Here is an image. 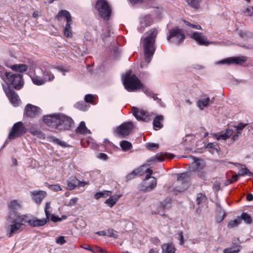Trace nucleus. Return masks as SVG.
<instances>
[{"label":"nucleus","mask_w":253,"mask_h":253,"mask_svg":"<svg viewBox=\"0 0 253 253\" xmlns=\"http://www.w3.org/2000/svg\"><path fill=\"white\" fill-rule=\"evenodd\" d=\"M186 1L190 6L197 10L200 7L202 0H186Z\"/></svg>","instance_id":"35"},{"label":"nucleus","mask_w":253,"mask_h":253,"mask_svg":"<svg viewBox=\"0 0 253 253\" xmlns=\"http://www.w3.org/2000/svg\"><path fill=\"white\" fill-rule=\"evenodd\" d=\"M185 38L182 30L178 27L174 28L169 31L167 40L176 44L181 43Z\"/></svg>","instance_id":"7"},{"label":"nucleus","mask_w":253,"mask_h":253,"mask_svg":"<svg viewBox=\"0 0 253 253\" xmlns=\"http://www.w3.org/2000/svg\"><path fill=\"white\" fill-rule=\"evenodd\" d=\"M158 33V30L153 28L147 33L145 38H141V42L144 52V61L141 63V68L147 66L151 61L156 50L155 43Z\"/></svg>","instance_id":"1"},{"label":"nucleus","mask_w":253,"mask_h":253,"mask_svg":"<svg viewBox=\"0 0 253 253\" xmlns=\"http://www.w3.org/2000/svg\"><path fill=\"white\" fill-rule=\"evenodd\" d=\"M139 171L138 170H134L131 172L128 173L126 177V181H129L131 179L135 178V177L138 174Z\"/></svg>","instance_id":"49"},{"label":"nucleus","mask_w":253,"mask_h":253,"mask_svg":"<svg viewBox=\"0 0 253 253\" xmlns=\"http://www.w3.org/2000/svg\"><path fill=\"white\" fill-rule=\"evenodd\" d=\"M248 124L240 123L237 126H235V127L238 130L241 131L247 126Z\"/></svg>","instance_id":"60"},{"label":"nucleus","mask_w":253,"mask_h":253,"mask_svg":"<svg viewBox=\"0 0 253 253\" xmlns=\"http://www.w3.org/2000/svg\"><path fill=\"white\" fill-rule=\"evenodd\" d=\"M161 248L163 253H175V249L172 243L164 244Z\"/></svg>","instance_id":"26"},{"label":"nucleus","mask_w":253,"mask_h":253,"mask_svg":"<svg viewBox=\"0 0 253 253\" xmlns=\"http://www.w3.org/2000/svg\"><path fill=\"white\" fill-rule=\"evenodd\" d=\"M183 22L186 25L190 27V28H194L197 30H202V27L199 25L192 24L186 20H183Z\"/></svg>","instance_id":"53"},{"label":"nucleus","mask_w":253,"mask_h":253,"mask_svg":"<svg viewBox=\"0 0 253 253\" xmlns=\"http://www.w3.org/2000/svg\"><path fill=\"white\" fill-rule=\"evenodd\" d=\"M28 221L29 224L33 227L42 226L47 223V220L44 218L38 219L37 218H34L32 219H29Z\"/></svg>","instance_id":"24"},{"label":"nucleus","mask_w":253,"mask_h":253,"mask_svg":"<svg viewBox=\"0 0 253 253\" xmlns=\"http://www.w3.org/2000/svg\"><path fill=\"white\" fill-rule=\"evenodd\" d=\"M49 188L53 191H58L62 190L61 187L58 184L50 185H49Z\"/></svg>","instance_id":"57"},{"label":"nucleus","mask_w":253,"mask_h":253,"mask_svg":"<svg viewBox=\"0 0 253 253\" xmlns=\"http://www.w3.org/2000/svg\"><path fill=\"white\" fill-rule=\"evenodd\" d=\"M241 134V131H237L235 134L234 135H233L232 137V139L234 141H236L237 139H238V138L239 137V136Z\"/></svg>","instance_id":"64"},{"label":"nucleus","mask_w":253,"mask_h":253,"mask_svg":"<svg viewBox=\"0 0 253 253\" xmlns=\"http://www.w3.org/2000/svg\"><path fill=\"white\" fill-rule=\"evenodd\" d=\"M131 70L126 72L125 75H123L122 78L123 84L126 89L128 91H134L142 88V90L146 94H148L149 91L147 89L143 87V84L135 75L131 74Z\"/></svg>","instance_id":"3"},{"label":"nucleus","mask_w":253,"mask_h":253,"mask_svg":"<svg viewBox=\"0 0 253 253\" xmlns=\"http://www.w3.org/2000/svg\"><path fill=\"white\" fill-rule=\"evenodd\" d=\"M191 38L201 45L207 46L213 43L212 42L209 41L203 33L199 32H193L191 35Z\"/></svg>","instance_id":"15"},{"label":"nucleus","mask_w":253,"mask_h":253,"mask_svg":"<svg viewBox=\"0 0 253 253\" xmlns=\"http://www.w3.org/2000/svg\"><path fill=\"white\" fill-rule=\"evenodd\" d=\"M64 34L65 36L68 38H71L73 36L72 33V28H64Z\"/></svg>","instance_id":"52"},{"label":"nucleus","mask_w":253,"mask_h":253,"mask_svg":"<svg viewBox=\"0 0 253 253\" xmlns=\"http://www.w3.org/2000/svg\"><path fill=\"white\" fill-rule=\"evenodd\" d=\"M67 184L70 189H74L77 187L84 186L85 182L81 181L75 177H71L67 180Z\"/></svg>","instance_id":"22"},{"label":"nucleus","mask_w":253,"mask_h":253,"mask_svg":"<svg viewBox=\"0 0 253 253\" xmlns=\"http://www.w3.org/2000/svg\"><path fill=\"white\" fill-rule=\"evenodd\" d=\"M75 106L79 110L85 111L86 110V106L84 102H79L75 105Z\"/></svg>","instance_id":"51"},{"label":"nucleus","mask_w":253,"mask_h":253,"mask_svg":"<svg viewBox=\"0 0 253 253\" xmlns=\"http://www.w3.org/2000/svg\"><path fill=\"white\" fill-rule=\"evenodd\" d=\"M206 148L209 149H213V150L219 152L220 148L218 144V143L216 142H210L207 144L206 146Z\"/></svg>","instance_id":"42"},{"label":"nucleus","mask_w":253,"mask_h":253,"mask_svg":"<svg viewBox=\"0 0 253 253\" xmlns=\"http://www.w3.org/2000/svg\"><path fill=\"white\" fill-rule=\"evenodd\" d=\"M56 18L58 20H61L62 19L67 20V19L72 18L70 12L66 10H61L59 11Z\"/></svg>","instance_id":"27"},{"label":"nucleus","mask_w":253,"mask_h":253,"mask_svg":"<svg viewBox=\"0 0 253 253\" xmlns=\"http://www.w3.org/2000/svg\"><path fill=\"white\" fill-rule=\"evenodd\" d=\"M10 68L15 71L23 72L26 71L27 70L28 67L25 64H20L13 65L10 67Z\"/></svg>","instance_id":"32"},{"label":"nucleus","mask_w":253,"mask_h":253,"mask_svg":"<svg viewBox=\"0 0 253 253\" xmlns=\"http://www.w3.org/2000/svg\"><path fill=\"white\" fill-rule=\"evenodd\" d=\"M157 183V179L155 177L148 180H143L139 185V190L144 192H150L156 187Z\"/></svg>","instance_id":"12"},{"label":"nucleus","mask_w":253,"mask_h":253,"mask_svg":"<svg viewBox=\"0 0 253 253\" xmlns=\"http://www.w3.org/2000/svg\"><path fill=\"white\" fill-rule=\"evenodd\" d=\"M95 7L99 15L104 19L109 18L111 9L108 2L105 0H98Z\"/></svg>","instance_id":"5"},{"label":"nucleus","mask_w":253,"mask_h":253,"mask_svg":"<svg viewBox=\"0 0 253 253\" xmlns=\"http://www.w3.org/2000/svg\"><path fill=\"white\" fill-rule=\"evenodd\" d=\"M240 217V218L241 220H243L247 224H250L252 222V219L251 216L245 212H243Z\"/></svg>","instance_id":"43"},{"label":"nucleus","mask_w":253,"mask_h":253,"mask_svg":"<svg viewBox=\"0 0 253 253\" xmlns=\"http://www.w3.org/2000/svg\"><path fill=\"white\" fill-rule=\"evenodd\" d=\"M97 157L102 160H106L108 158V156L106 154L103 153H99Z\"/></svg>","instance_id":"62"},{"label":"nucleus","mask_w":253,"mask_h":253,"mask_svg":"<svg viewBox=\"0 0 253 253\" xmlns=\"http://www.w3.org/2000/svg\"><path fill=\"white\" fill-rule=\"evenodd\" d=\"M252 173L250 170L245 166H242L238 172V175L243 176L245 175H251Z\"/></svg>","instance_id":"41"},{"label":"nucleus","mask_w":253,"mask_h":253,"mask_svg":"<svg viewBox=\"0 0 253 253\" xmlns=\"http://www.w3.org/2000/svg\"><path fill=\"white\" fill-rule=\"evenodd\" d=\"M248 16H253V6H249L247 7L245 11Z\"/></svg>","instance_id":"59"},{"label":"nucleus","mask_w":253,"mask_h":253,"mask_svg":"<svg viewBox=\"0 0 253 253\" xmlns=\"http://www.w3.org/2000/svg\"><path fill=\"white\" fill-rule=\"evenodd\" d=\"M31 80L33 83L37 85H41L43 84L45 82L44 79L42 78L41 77L38 76L37 75H35L34 76L31 77Z\"/></svg>","instance_id":"34"},{"label":"nucleus","mask_w":253,"mask_h":253,"mask_svg":"<svg viewBox=\"0 0 253 253\" xmlns=\"http://www.w3.org/2000/svg\"><path fill=\"white\" fill-rule=\"evenodd\" d=\"M132 113L137 120L143 122L149 121L151 119V116L153 115V113H150L142 109H139L135 107H132Z\"/></svg>","instance_id":"9"},{"label":"nucleus","mask_w":253,"mask_h":253,"mask_svg":"<svg viewBox=\"0 0 253 253\" xmlns=\"http://www.w3.org/2000/svg\"><path fill=\"white\" fill-rule=\"evenodd\" d=\"M247 60V57L245 56H239L230 57L224 59L219 61H217L216 64H242L245 62Z\"/></svg>","instance_id":"16"},{"label":"nucleus","mask_w":253,"mask_h":253,"mask_svg":"<svg viewBox=\"0 0 253 253\" xmlns=\"http://www.w3.org/2000/svg\"><path fill=\"white\" fill-rule=\"evenodd\" d=\"M41 72L43 73L44 76V80L45 82L51 81L54 79V75L50 71L47 70L43 71L42 69H39Z\"/></svg>","instance_id":"31"},{"label":"nucleus","mask_w":253,"mask_h":253,"mask_svg":"<svg viewBox=\"0 0 253 253\" xmlns=\"http://www.w3.org/2000/svg\"><path fill=\"white\" fill-rule=\"evenodd\" d=\"M121 195H116L115 196L110 197L109 198L107 199L105 201V204H106L109 207L112 208L113 206H114L119 199L121 197Z\"/></svg>","instance_id":"29"},{"label":"nucleus","mask_w":253,"mask_h":253,"mask_svg":"<svg viewBox=\"0 0 253 253\" xmlns=\"http://www.w3.org/2000/svg\"><path fill=\"white\" fill-rule=\"evenodd\" d=\"M133 127L132 122L124 123L117 128L116 132L118 135L125 137L130 133Z\"/></svg>","instance_id":"11"},{"label":"nucleus","mask_w":253,"mask_h":253,"mask_svg":"<svg viewBox=\"0 0 253 253\" xmlns=\"http://www.w3.org/2000/svg\"><path fill=\"white\" fill-rule=\"evenodd\" d=\"M29 219L26 215H19L18 214L16 222L23 223V222L29 223Z\"/></svg>","instance_id":"47"},{"label":"nucleus","mask_w":253,"mask_h":253,"mask_svg":"<svg viewBox=\"0 0 253 253\" xmlns=\"http://www.w3.org/2000/svg\"><path fill=\"white\" fill-rule=\"evenodd\" d=\"M165 209V206L163 203H160L157 206V208L156 211H152V214H159L161 215L164 214V210Z\"/></svg>","instance_id":"39"},{"label":"nucleus","mask_w":253,"mask_h":253,"mask_svg":"<svg viewBox=\"0 0 253 253\" xmlns=\"http://www.w3.org/2000/svg\"><path fill=\"white\" fill-rule=\"evenodd\" d=\"M190 177V173L188 171L177 174L176 188L174 189L176 193L183 192L188 187Z\"/></svg>","instance_id":"4"},{"label":"nucleus","mask_w":253,"mask_h":253,"mask_svg":"<svg viewBox=\"0 0 253 253\" xmlns=\"http://www.w3.org/2000/svg\"><path fill=\"white\" fill-rule=\"evenodd\" d=\"M241 249V247L240 245H237L235 247L225 249L223 253H237Z\"/></svg>","instance_id":"44"},{"label":"nucleus","mask_w":253,"mask_h":253,"mask_svg":"<svg viewBox=\"0 0 253 253\" xmlns=\"http://www.w3.org/2000/svg\"><path fill=\"white\" fill-rule=\"evenodd\" d=\"M51 220L54 222H56L57 221H61V219L58 216L52 215Z\"/></svg>","instance_id":"63"},{"label":"nucleus","mask_w":253,"mask_h":253,"mask_svg":"<svg viewBox=\"0 0 253 253\" xmlns=\"http://www.w3.org/2000/svg\"><path fill=\"white\" fill-rule=\"evenodd\" d=\"M94 100V96L93 95L88 94L85 96L84 101L87 103H92Z\"/></svg>","instance_id":"56"},{"label":"nucleus","mask_w":253,"mask_h":253,"mask_svg":"<svg viewBox=\"0 0 253 253\" xmlns=\"http://www.w3.org/2000/svg\"><path fill=\"white\" fill-rule=\"evenodd\" d=\"M18 213L15 211H10L7 216V220L8 222H16Z\"/></svg>","instance_id":"38"},{"label":"nucleus","mask_w":253,"mask_h":253,"mask_svg":"<svg viewBox=\"0 0 253 253\" xmlns=\"http://www.w3.org/2000/svg\"><path fill=\"white\" fill-rule=\"evenodd\" d=\"M207 197L202 193H199L197 195L196 203L198 208L196 209V211L198 213H200L202 211L203 208L206 204Z\"/></svg>","instance_id":"20"},{"label":"nucleus","mask_w":253,"mask_h":253,"mask_svg":"<svg viewBox=\"0 0 253 253\" xmlns=\"http://www.w3.org/2000/svg\"><path fill=\"white\" fill-rule=\"evenodd\" d=\"M153 22V19L151 15H143L139 18V25L137 29L140 32H143L145 29L151 26Z\"/></svg>","instance_id":"14"},{"label":"nucleus","mask_w":253,"mask_h":253,"mask_svg":"<svg viewBox=\"0 0 253 253\" xmlns=\"http://www.w3.org/2000/svg\"><path fill=\"white\" fill-rule=\"evenodd\" d=\"M5 76L7 79V84L12 85L16 89H20L23 85V81L22 80V76L18 73H12L5 72Z\"/></svg>","instance_id":"6"},{"label":"nucleus","mask_w":253,"mask_h":253,"mask_svg":"<svg viewBox=\"0 0 253 253\" xmlns=\"http://www.w3.org/2000/svg\"><path fill=\"white\" fill-rule=\"evenodd\" d=\"M51 141L62 146L63 147H66L67 146V144L65 142L63 141H61L59 139L56 138L55 136L50 137Z\"/></svg>","instance_id":"45"},{"label":"nucleus","mask_w":253,"mask_h":253,"mask_svg":"<svg viewBox=\"0 0 253 253\" xmlns=\"http://www.w3.org/2000/svg\"><path fill=\"white\" fill-rule=\"evenodd\" d=\"M146 147L150 150H155L159 148V145L156 143H150L147 144Z\"/></svg>","instance_id":"54"},{"label":"nucleus","mask_w":253,"mask_h":253,"mask_svg":"<svg viewBox=\"0 0 253 253\" xmlns=\"http://www.w3.org/2000/svg\"><path fill=\"white\" fill-rule=\"evenodd\" d=\"M29 131L35 136L41 139H44L45 138V134L41 130L37 129L35 126L32 125L29 128Z\"/></svg>","instance_id":"28"},{"label":"nucleus","mask_w":253,"mask_h":253,"mask_svg":"<svg viewBox=\"0 0 253 253\" xmlns=\"http://www.w3.org/2000/svg\"><path fill=\"white\" fill-rule=\"evenodd\" d=\"M3 90L8 97L10 102L14 107H16L20 103V99L18 94L12 89L6 88L4 84H2Z\"/></svg>","instance_id":"10"},{"label":"nucleus","mask_w":253,"mask_h":253,"mask_svg":"<svg viewBox=\"0 0 253 253\" xmlns=\"http://www.w3.org/2000/svg\"><path fill=\"white\" fill-rule=\"evenodd\" d=\"M111 191L104 190L96 193L94 195V198L96 200H98L101 198H106L111 196Z\"/></svg>","instance_id":"33"},{"label":"nucleus","mask_w":253,"mask_h":253,"mask_svg":"<svg viewBox=\"0 0 253 253\" xmlns=\"http://www.w3.org/2000/svg\"><path fill=\"white\" fill-rule=\"evenodd\" d=\"M214 100V97H212L211 99L210 97L201 98L197 102V106L200 110H203L205 107H207L210 104H212Z\"/></svg>","instance_id":"23"},{"label":"nucleus","mask_w":253,"mask_h":253,"mask_svg":"<svg viewBox=\"0 0 253 253\" xmlns=\"http://www.w3.org/2000/svg\"><path fill=\"white\" fill-rule=\"evenodd\" d=\"M46 195L43 191H34L31 192V195L34 201L38 204H40Z\"/></svg>","instance_id":"21"},{"label":"nucleus","mask_w":253,"mask_h":253,"mask_svg":"<svg viewBox=\"0 0 253 253\" xmlns=\"http://www.w3.org/2000/svg\"><path fill=\"white\" fill-rule=\"evenodd\" d=\"M233 130L232 129H226L225 132L223 134L218 135L217 133L214 134V136L217 140H225L229 138L233 134Z\"/></svg>","instance_id":"25"},{"label":"nucleus","mask_w":253,"mask_h":253,"mask_svg":"<svg viewBox=\"0 0 253 253\" xmlns=\"http://www.w3.org/2000/svg\"><path fill=\"white\" fill-rule=\"evenodd\" d=\"M8 208L10 211H15L20 208V205L17 201L14 200L10 202L8 204Z\"/></svg>","instance_id":"36"},{"label":"nucleus","mask_w":253,"mask_h":253,"mask_svg":"<svg viewBox=\"0 0 253 253\" xmlns=\"http://www.w3.org/2000/svg\"><path fill=\"white\" fill-rule=\"evenodd\" d=\"M56 243L58 244L63 245L66 243L64 236H60L56 239Z\"/></svg>","instance_id":"61"},{"label":"nucleus","mask_w":253,"mask_h":253,"mask_svg":"<svg viewBox=\"0 0 253 253\" xmlns=\"http://www.w3.org/2000/svg\"><path fill=\"white\" fill-rule=\"evenodd\" d=\"M53 67L59 71L61 72L63 75L64 76L66 75V73L69 72L70 71V69L68 67H64L61 65L57 66H54Z\"/></svg>","instance_id":"48"},{"label":"nucleus","mask_w":253,"mask_h":253,"mask_svg":"<svg viewBox=\"0 0 253 253\" xmlns=\"http://www.w3.org/2000/svg\"><path fill=\"white\" fill-rule=\"evenodd\" d=\"M164 117L162 115H157L153 121V126L154 127L161 128L162 127L163 125L160 123V121H163Z\"/></svg>","instance_id":"37"},{"label":"nucleus","mask_w":253,"mask_h":253,"mask_svg":"<svg viewBox=\"0 0 253 253\" xmlns=\"http://www.w3.org/2000/svg\"><path fill=\"white\" fill-rule=\"evenodd\" d=\"M176 238L179 241V244L182 245L184 243L183 236L182 232L180 231L177 234Z\"/></svg>","instance_id":"58"},{"label":"nucleus","mask_w":253,"mask_h":253,"mask_svg":"<svg viewBox=\"0 0 253 253\" xmlns=\"http://www.w3.org/2000/svg\"><path fill=\"white\" fill-rule=\"evenodd\" d=\"M241 219L240 217H238L237 218L230 221L228 224V227L230 228H232L237 226L241 223Z\"/></svg>","instance_id":"46"},{"label":"nucleus","mask_w":253,"mask_h":253,"mask_svg":"<svg viewBox=\"0 0 253 253\" xmlns=\"http://www.w3.org/2000/svg\"><path fill=\"white\" fill-rule=\"evenodd\" d=\"M174 157V155L167 152L161 153L157 154L156 156L149 158L147 160L148 163H154L157 161L163 162L165 158L172 159Z\"/></svg>","instance_id":"19"},{"label":"nucleus","mask_w":253,"mask_h":253,"mask_svg":"<svg viewBox=\"0 0 253 253\" xmlns=\"http://www.w3.org/2000/svg\"><path fill=\"white\" fill-rule=\"evenodd\" d=\"M107 236L117 238L118 236L117 232L113 229H109L107 232Z\"/></svg>","instance_id":"50"},{"label":"nucleus","mask_w":253,"mask_h":253,"mask_svg":"<svg viewBox=\"0 0 253 253\" xmlns=\"http://www.w3.org/2000/svg\"><path fill=\"white\" fill-rule=\"evenodd\" d=\"M27 129L22 122H18L14 124L11 131L9 132L8 138L14 139L20 137L26 132Z\"/></svg>","instance_id":"8"},{"label":"nucleus","mask_w":253,"mask_h":253,"mask_svg":"<svg viewBox=\"0 0 253 253\" xmlns=\"http://www.w3.org/2000/svg\"><path fill=\"white\" fill-rule=\"evenodd\" d=\"M78 200V198H73L71 199L69 202L65 204V205L68 207H72L74 205H75Z\"/></svg>","instance_id":"55"},{"label":"nucleus","mask_w":253,"mask_h":253,"mask_svg":"<svg viewBox=\"0 0 253 253\" xmlns=\"http://www.w3.org/2000/svg\"><path fill=\"white\" fill-rule=\"evenodd\" d=\"M25 115L31 118H34L41 114V110L37 106L28 104L25 109Z\"/></svg>","instance_id":"18"},{"label":"nucleus","mask_w":253,"mask_h":253,"mask_svg":"<svg viewBox=\"0 0 253 253\" xmlns=\"http://www.w3.org/2000/svg\"><path fill=\"white\" fill-rule=\"evenodd\" d=\"M76 131L84 134L90 133V130L86 127L85 123L83 121L81 122L79 126L76 129Z\"/></svg>","instance_id":"30"},{"label":"nucleus","mask_w":253,"mask_h":253,"mask_svg":"<svg viewBox=\"0 0 253 253\" xmlns=\"http://www.w3.org/2000/svg\"><path fill=\"white\" fill-rule=\"evenodd\" d=\"M120 146L124 151L130 150L132 147L131 143L126 141L123 140L120 142Z\"/></svg>","instance_id":"40"},{"label":"nucleus","mask_w":253,"mask_h":253,"mask_svg":"<svg viewBox=\"0 0 253 253\" xmlns=\"http://www.w3.org/2000/svg\"><path fill=\"white\" fill-rule=\"evenodd\" d=\"M43 121L48 126L59 130L69 129L72 126V120L63 114H51L45 116Z\"/></svg>","instance_id":"2"},{"label":"nucleus","mask_w":253,"mask_h":253,"mask_svg":"<svg viewBox=\"0 0 253 253\" xmlns=\"http://www.w3.org/2000/svg\"><path fill=\"white\" fill-rule=\"evenodd\" d=\"M193 159L196 163L195 170L197 172V176L202 180H207L208 179V173L206 171L203 169L205 165L197 158L194 157Z\"/></svg>","instance_id":"13"},{"label":"nucleus","mask_w":253,"mask_h":253,"mask_svg":"<svg viewBox=\"0 0 253 253\" xmlns=\"http://www.w3.org/2000/svg\"><path fill=\"white\" fill-rule=\"evenodd\" d=\"M23 225V223L17 222L7 225L6 227L7 236L10 237L14 234L18 233L20 231L22 230Z\"/></svg>","instance_id":"17"}]
</instances>
